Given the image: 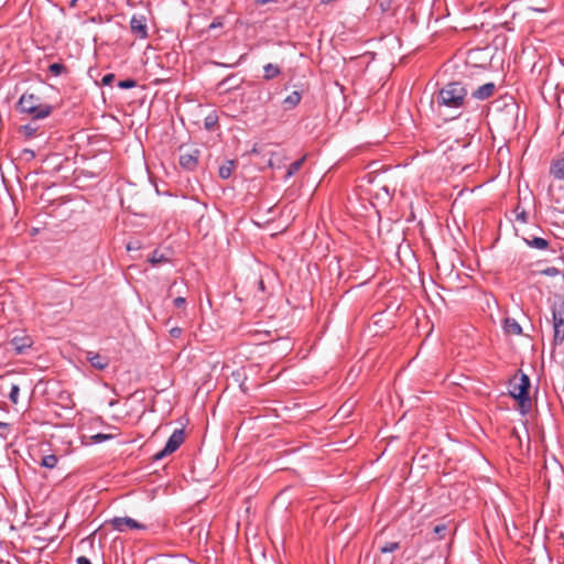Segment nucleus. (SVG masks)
Wrapping results in <instances>:
<instances>
[{
  "label": "nucleus",
  "instance_id": "obj_1",
  "mask_svg": "<svg viewBox=\"0 0 564 564\" xmlns=\"http://www.w3.org/2000/svg\"><path fill=\"white\" fill-rule=\"evenodd\" d=\"M468 91L460 82H451L445 84L435 95L433 102L436 104L441 113L445 111H455L451 118L455 119L462 115V111L468 105Z\"/></svg>",
  "mask_w": 564,
  "mask_h": 564
},
{
  "label": "nucleus",
  "instance_id": "obj_2",
  "mask_svg": "<svg viewBox=\"0 0 564 564\" xmlns=\"http://www.w3.org/2000/svg\"><path fill=\"white\" fill-rule=\"evenodd\" d=\"M19 110L30 115L33 119H43L51 115L53 107L41 104L40 98L34 94H23L18 102Z\"/></svg>",
  "mask_w": 564,
  "mask_h": 564
},
{
  "label": "nucleus",
  "instance_id": "obj_3",
  "mask_svg": "<svg viewBox=\"0 0 564 564\" xmlns=\"http://www.w3.org/2000/svg\"><path fill=\"white\" fill-rule=\"evenodd\" d=\"M530 378L527 375H522L519 382H511L510 395L517 400L522 409H529L531 401L529 397Z\"/></svg>",
  "mask_w": 564,
  "mask_h": 564
},
{
  "label": "nucleus",
  "instance_id": "obj_4",
  "mask_svg": "<svg viewBox=\"0 0 564 564\" xmlns=\"http://www.w3.org/2000/svg\"><path fill=\"white\" fill-rule=\"evenodd\" d=\"M178 163L186 171H195L198 166L200 150L197 148L181 145Z\"/></svg>",
  "mask_w": 564,
  "mask_h": 564
},
{
  "label": "nucleus",
  "instance_id": "obj_5",
  "mask_svg": "<svg viewBox=\"0 0 564 564\" xmlns=\"http://www.w3.org/2000/svg\"><path fill=\"white\" fill-rule=\"evenodd\" d=\"M552 319L554 329V343L564 340V301L555 302L552 306Z\"/></svg>",
  "mask_w": 564,
  "mask_h": 564
},
{
  "label": "nucleus",
  "instance_id": "obj_6",
  "mask_svg": "<svg viewBox=\"0 0 564 564\" xmlns=\"http://www.w3.org/2000/svg\"><path fill=\"white\" fill-rule=\"evenodd\" d=\"M184 440H185L184 431L182 429L175 430L172 433V435L169 437L164 448L161 449L160 452H158L153 456V460H160V459L164 458L165 456L174 453L184 443Z\"/></svg>",
  "mask_w": 564,
  "mask_h": 564
},
{
  "label": "nucleus",
  "instance_id": "obj_7",
  "mask_svg": "<svg viewBox=\"0 0 564 564\" xmlns=\"http://www.w3.org/2000/svg\"><path fill=\"white\" fill-rule=\"evenodd\" d=\"M113 530L118 532H126L128 530H145L147 527L143 523L130 517H115L107 522Z\"/></svg>",
  "mask_w": 564,
  "mask_h": 564
},
{
  "label": "nucleus",
  "instance_id": "obj_8",
  "mask_svg": "<svg viewBox=\"0 0 564 564\" xmlns=\"http://www.w3.org/2000/svg\"><path fill=\"white\" fill-rule=\"evenodd\" d=\"M130 29L138 39H147L149 36L147 18L143 14H133L130 20Z\"/></svg>",
  "mask_w": 564,
  "mask_h": 564
},
{
  "label": "nucleus",
  "instance_id": "obj_9",
  "mask_svg": "<svg viewBox=\"0 0 564 564\" xmlns=\"http://www.w3.org/2000/svg\"><path fill=\"white\" fill-rule=\"evenodd\" d=\"M10 350L15 355H22L33 345V339L28 335L14 336L9 340Z\"/></svg>",
  "mask_w": 564,
  "mask_h": 564
},
{
  "label": "nucleus",
  "instance_id": "obj_10",
  "mask_svg": "<svg viewBox=\"0 0 564 564\" xmlns=\"http://www.w3.org/2000/svg\"><path fill=\"white\" fill-rule=\"evenodd\" d=\"M86 359L97 370H105L110 365V358L95 351H86Z\"/></svg>",
  "mask_w": 564,
  "mask_h": 564
},
{
  "label": "nucleus",
  "instance_id": "obj_11",
  "mask_svg": "<svg viewBox=\"0 0 564 564\" xmlns=\"http://www.w3.org/2000/svg\"><path fill=\"white\" fill-rule=\"evenodd\" d=\"M549 195L551 202L555 205V208L564 213V186L555 188L553 185L549 187Z\"/></svg>",
  "mask_w": 564,
  "mask_h": 564
},
{
  "label": "nucleus",
  "instance_id": "obj_12",
  "mask_svg": "<svg viewBox=\"0 0 564 564\" xmlns=\"http://www.w3.org/2000/svg\"><path fill=\"white\" fill-rule=\"evenodd\" d=\"M496 90V85L494 83H486L479 86L471 93V97L478 100H486L490 98Z\"/></svg>",
  "mask_w": 564,
  "mask_h": 564
},
{
  "label": "nucleus",
  "instance_id": "obj_13",
  "mask_svg": "<svg viewBox=\"0 0 564 564\" xmlns=\"http://www.w3.org/2000/svg\"><path fill=\"white\" fill-rule=\"evenodd\" d=\"M550 174L556 180L564 181V154L552 161Z\"/></svg>",
  "mask_w": 564,
  "mask_h": 564
},
{
  "label": "nucleus",
  "instance_id": "obj_14",
  "mask_svg": "<svg viewBox=\"0 0 564 564\" xmlns=\"http://www.w3.org/2000/svg\"><path fill=\"white\" fill-rule=\"evenodd\" d=\"M503 330L508 335H521L522 334V328H521L520 324L514 318H510V317H507L503 321Z\"/></svg>",
  "mask_w": 564,
  "mask_h": 564
},
{
  "label": "nucleus",
  "instance_id": "obj_15",
  "mask_svg": "<svg viewBox=\"0 0 564 564\" xmlns=\"http://www.w3.org/2000/svg\"><path fill=\"white\" fill-rule=\"evenodd\" d=\"M524 242L533 249L546 250L550 246L549 240L541 237L524 238Z\"/></svg>",
  "mask_w": 564,
  "mask_h": 564
},
{
  "label": "nucleus",
  "instance_id": "obj_16",
  "mask_svg": "<svg viewBox=\"0 0 564 564\" xmlns=\"http://www.w3.org/2000/svg\"><path fill=\"white\" fill-rule=\"evenodd\" d=\"M528 8L536 12H546L550 8L549 0H524Z\"/></svg>",
  "mask_w": 564,
  "mask_h": 564
},
{
  "label": "nucleus",
  "instance_id": "obj_17",
  "mask_svg": "<svg viewBox=\"0 0 564 564\" xmlns=\"http://www.w3.org/2000/svg\"><path fill=\"white\" fill-rule=\"evenodd\" d=\"M263 70H264L263 77L267 80L273 79L281 74L280 67L278 65H274L271 63L264 65Z\"/></svg>",
  "mask_w": 564,
  "mask_h": 564
},
{
  "label": "nucleus",
  "instance_id": "obj_18",
  "mask_svg": "<svg viewBox=\"0 0 564 564\" xmlns=\"http://www.w3.org/2000/svg\"><path fill=\"white\" fill-rule=\"evenodd\" d=\"M286 156L282 152L272 153L269 160V166L272 169H281L284 164Z\"/></svg>",
  "mask_w": 564,
  "mask_h": 564
},
{
  "label": "nucleus",
  "instance_id": "obj_19",
  "mask_svg": "<svg viewBox=\"0 0 564 564\" xmlns=\"http://www.w3.org/2000/svg\"><path fill=\"white\" fill-rule=\"evenodd\" d=\"M148 261L153 265H158V264H162V263H166L170 261V259L167 257H165V254H163L162 252H160L158 249H155L151 254L150 257L148 258Z\"/></svg>",
  "mask_w": 564,
  "mask_h": 564
},
{
  "label": "nucleus",
  "instance_id": "obj_20",
  "mask_svg": "<svg viewBox=\"0 0 564 564\" xmlns=\"http://www.w3.org/2000/svg\"><path fill=\"white\" fill-rule=\"evenodd\" d=\"M305 161V156L294 161L288 166L286 173L284 175V180H289L292 177L297 171L302 167L303 163Z\"/></svg>",
  "mask_w": 564,
  "mask_h": 564
},
{
  "label": "nucleus",
  "instance_id": "obj_21",
  "mask_svg": "<svg viewBox=\"0 0 564 564\" xmlns=\"http://www.w3.org/2000/svg\"><path fill=\"white\" fill-rule=\"evenodd\" d=\"M301 99V93L294 90L283 100V104L286 106V108H294L300 104Z\"/></svg>",
  "mask_w": 564,
  "mask_h": 564
},
{
  "label": "nucleus",
  "instance_id": "obj_22",
  "mask_svg": "<svg viewBox=\"0 0 564 564\" xmlns=\"http://www.w3.org/2000/svg\"><path fill=\"white\" fill-rule=\"evenodd\" d=\"M235 169V162L234 161H227L225 164H223L219 167V176L224 180H227L231 176Z\"/></svg>",
  "mask_w": 564,
  "mask_h": 564
},
{
  "label": "nucleus",
  "instance_id": "obj_23",
  "mask_svg": "<svg viewBox=\"0 0 564 564\" xmlns=\"http://www.w3.org/2000/svg\"><path fill=\"white\" fill-rule=\"evenodd\" d=\"M57 462H58V458L56 455H54V454L45 455V456H43V458L41 460V466L52 469V468L56 467Z\"/></svg>",
  "mask_w": 564,
  "mask_h": 564
},
{
  "label": "nucleus",
  "instance_id": "obj_24",
  "mask_svg": "<svg viewBox=\"0 0 564 564\" xmlns=\"http://www.w3.org/2000/svg\"><path fill=\"white\" fill-rule=\"evenodd\" d=\"M36 131L37 127L32 123H28L20 127V132H22L26 138L34 137L36 134Z\"/></svg>",
  "mask_w": 564,
  "mask_h": 564
},
{
  "label": "nucleus",
  "instance_id": "obj_25",
  "mask_svg": "<svg viewBox=\"0 0 564 564\" xmlns=\"http://www.w3.org/2000/svg\"><path fill=\"white\" fill-rule=\"evenodd\" d=\"M48 70L54 75V76H59L62 75L63 73H66L67 72V68L64 64L62 63H53L48 66Z\"/></svg>",
  "mask_w": 564,
  "mask_h": 564
},
{
  "label": "nucleus",
  "instance_id": "obj_26",
  "mask_svg": "<svg viewBox=\"0 0 564 564\" xmlns=\"http://www.w3.org/2000/svg\"><path fill=\"white\" fill-rule=\"evenodd\" d=\"M217 121H218V117L216 113H209L205 120H204V127L206 130H213L215 128V126L217 124Z\"/></svg>",
  "mask_w": 564,
  "mask_h": 564
},
{
  "label": "nucleus",
  "instance_id": "obj_27",
  "mask_svg": "<svg viewBox=\"0 0 564 564\" xmlns=\"http://www.w3.org/2000/svg\"><path fill=\"white\" fill-rule=\"evenodd\" d=\"M400 547V544L399 542H386L383 545L380 546V552L381 553H392L397 550H399Z\"/></svg>",
  "mask_w": 564,
  "mask_h": 564
},
{
  "label": "nucleus",
  "instance_id": "obj_28",
  "mask_svg": "<svg viewBox=\"0 0 564 564\" xmlns=\"http://www.w3.org/2000/svg\"><path fill=\"white\" fill-rule=\"evenodd\" d=\"M19 392L20 387L18 384H12L9 392V399L13 404H17L19 401Z\"/></svg>",
  "mask_w": 564,
  "mask_h": 564
},
{
  "label": "nucleus",
  "instance_id": "obj_29",
  "mask_svg": "<svg viewBox=\"0 0 564 564\" xmlns=\"http://www.w3.org/2000/svg\"><path fill=\"white\" fill-rule=\"evenodd\" d=\"M113 436L111 434L97 433L90 436L91 443L98 444L108 440H111Z\"/></svg>",
  "mask_w": 564,
  "mask_h": 564
},
{
  "label": "nucleus",
  "instance_id": "obj_30",
  "mask_svg": "<svg viewBox=\"0 0 564 564\" xmlns=\"http://www.w3.org/2000/svg\"><path fill=\"white\" fill-rule=\"evenodd\" d=\"M514 214H516V217H517L518 220H520L522 223H527L528 221V214L524 210V208H522L520 205H518L514 208Z\"/></svg>",
  "mask_w": 564,
  "mask_h": 564
},
{
  "label": "nucleus",
  "instance_id": "obj_31",
  "mask_svg": "<svg viewBox=\"0 0 564 564\" xmlns=\"http://www.w3.org/2000/svg\"><path fill=\"white\" fill-rule=\"evenodd\" d=\"M137 86V82L134 79H124V80H120L118 83V87L121 88V89H130V88H133Z\"/></svg>",
  "mask_w": 564,
  "mask_h": 564
},
{
  "label": "nucleus",
  "instance_id": "obj_32",
  "mask_svg": "<svg viewBox=\"0 0 564 564\" xmlns=\"http://www.w3.org/2000/svg\"><path fill=\"white\" fill-rule=\"evenodd\" d=\"M541 274L547 275V276H555L560 274V270L555 267H549L542 271H540Z\"/></svg>",
  "mask_w": 564,
  "mask_h": 564
},
{
  "label": "nucleus",
  "instance_id": "obj_33",
  "mask_svg": "<svg viewBox=\"0 0 564 564\" xmlns=\"http://www.w3.org/2000/svg\"><path fill=\"white\" fill-rule=\"evenodd\" d=\"M446 530H447V527H446V524H443V523L436 524L434 527V529H433L434 533L436 535H438V539H443L444 538V533H445Z\"/></svg>",
  "mask_w": 564,
  "mask_h": 564
},
{
  "label": "nucleus",
  "instance_id": "obj_34",
  "mask_svg": "<svg viewBox=\"0 0 564 564\" xmlns=\"http://www.w3.org/2000/svg\"><path fill=\"white\" fill-rule=\"evenodd\" d=\"M115 77H116V76H115V74H112V73H108V74H106V75L101 78V84H102L104 86H108V85L112 84V82L115 80Z\"/></svg>",
  "mask_w": 564,
  "mask_h": 564
},
{
  "label": "nucleus",
  "instance_id": "obj_35",
  "mask_svg": "<svg viewBox=\"0 0 564 564\" xmlns=\"http://www.w3.org/2000/svg\"><path fill=\"white\" fill-rule=\"evenodd\" d=\"M173 304L175 307L181 308L185 306L186 300L183 296H177L174 299Z\"/></svg>",
  "mask_w": 564,
  "mask_h": 564
},
{
  "label": "nucleus",
  "instance_id": "obj_36",
  "mask_svg": "<svg viewBox=\"0 0 564 564\" xmlns=\"http://www.w3.org/2000/svg\"><path fill=\"white\" fill-rule=\"evenodd\" d=\"M140 248H141V245L139 241H130L127 243L128 251L139 250Z\"/></svg>",
  "mask_w": 564,
  "mask_h": 564
},
{
  "label": "nucleus",
  "instance_id": "obj_37",
  "mask_svg": "<svg viewBox=\"0 0 564 564\" xmlns=\"http://www.w3.org/2000/svg\"><path fill=\"white\" fill-rule=\"evenodd\" d=\"M223 26V19L220 17L214 19V21L209 24V29H216Z\"/></svg>",
  "mask_w": 564,
  "mask_h": 564
},
{
  "label": "nucleus",
  "instance_id": "obj_38",
  "mask_svg": "<svg viewBox=\"0 0 564 564\" xmlns=\"http://www.w3.org/2000/svg\"><path fill=\"white\" fill-rule=\"evenodd\" d=\"M9 429V424L8 423H4V422H0V435L6 438V435L3 433V431L8 430Z\"/></svg>",
  "mask_w": 564,
  "mask_h": 564
},
{
  "label": "nucleus",
  "instance_id": "obj_39",
  "mask_svg": "<svg viewBox=\"0 0 564 564\" xmlns=\"http://www.w3.org/2000/svg\"><path fill=\"white\" fill-rule=\"evenodd\" d=\"M77 564H91L90 560L86 556H79L77 558Z\"/></svg>",
  "mask_w": 564,
  "mask_h": 564
},
{
  "label": "nucleus",
  "instance_id": "obj_40",
  "mask_svg": "<svg viewBox=\"0 0 564 564\" xmlns=\"http://www.w3.org/2000/svg\"><path fill=\"white\" fill-rule=\"evenodd\" d=\"M170 333H171V335H172L173 337H178V336L181 335L182 330H181V328H178V327H174V328H172V329H171V332H170Z\"/></svg>",
  "mask_w": 564,
  "mask_h": 564
},
{
  "label": "nucleus",
  "instance_id": "obj_41",
  "mask_svg": "<svg viewBox=\"0 0 564 564\" xmlns=\"http://www.w3.org/2000/svg\"><path fill=\"white\" fill-rule=\"evenodd\" d=\"M23 152H24L25 154L30 155L31 158H34V156H35V153H34V151H33V150L25 149Z\"/></svg>",
  "mask_w": 564,
  "mask_h": 564
},
{
  "label": "nucleus",
  "instance_id": "obj_42",
  "mask_svg": "<svg viewBox=\"0 0 564 564\" xmlns=\"http://www.w3.org/2000/svg\"><path fill=\"white\" fill-rule=\"evenodd\" d=\"M76 3H77V0H70V1H69V6H70V7H75V6H76Z\"/></svg>",
  "mask_w": 564,
  "mask_h": 564
},
{
  "label": "nucleus",
  "instance_id": "obj_43",
  "mask_svg": "<svg viewBox=\"0 0 564 564\" xmlns=\"http://www.w3.org/2000/svg\"><path fill=\"white\" fill-rule=\"evenodd\" d=\"M175 285H176V282H173V284L171 285L170 290H172Z\"/></svg>",
  "mask_w": 564,
  "mask_h": 564
}]
</instances>
